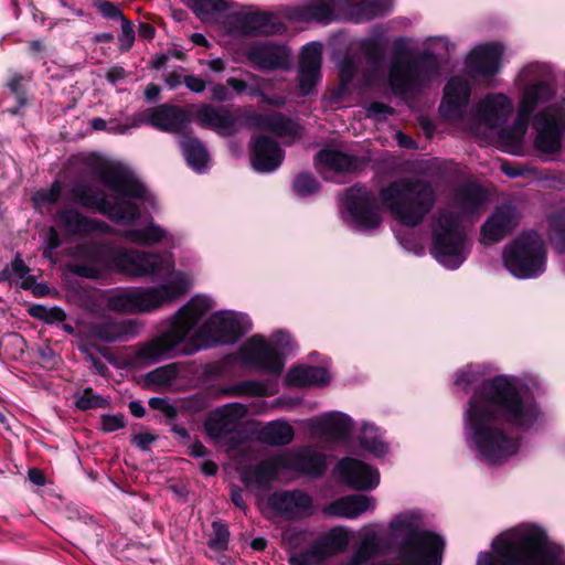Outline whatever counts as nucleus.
Returning <instances> with one entry per match:
<instances>
[{
    "label": "nucleus",
    "instance_id": "obj_1",
    "mask_svg": "<svg viewBox=\"0 0 565 565\" xmlns=\"http://www.w3.org/2000/svg\"><path fill=\"white\" fill-rule=\"evenodd\" d=\"M545 415L523 381L513 375H498L473 392L463 412L465 438L469 448L487 465H501L516 456L521 440L518 430L539 428Z\"/></svg>",
    "mask_w": 565,
    "mask_h": 565
},
{
    "label": "nucleus",
    "instance_id": "obj_2",
    "mask_svg": "<svg viewBox=\"0 0 565 565\" xmlns=\"http://www.w3.org/2000/svg\"><path fill=\"white\" fill-rule=\"evenodd\" d=\"M89 166L104 185L115 193V198L114 201H109L99 190L77 183L72 190V195L83 206L95 207L110 220L125 225L131 224L141 214L140 206L132 200L148 202L154 206L153 195L122 163L95 156L90 159Z\"/></svg>",
    "mask_w": 565,
    "mask_h": 565
},
{
    "label": "nucleus",
    "instance_id": "obj_3",
    "mask_svg": "<svg viewBox=\"0 0 565 565\" xmlns=\"http://www.w3.org/2000/svg\"><path fill=\"white\" fill-rule=\"evenodd\" d=\"M409 40L398 39L396 52L385 78L374 60L369 61L370 70L364 74L367 85L387 83L392 92L398 96L414 95L429 86L433 79L440 74L441 60L452 50L454 45L445 36H429L425 40V50L417 56L409 58L402 51L407 52Z\"/></svg>",
    "mask_w": 565,
    "mask_h": 565
},
{
    "label": "nucleus",
    "instance_id": "obj_4",
    "mask_svg": "<svg viewBox=\"0 0 565 565\" xmlns=\"http://www.w3.org/2000/svg\"><path fill=\"white\" fill-rule=\"evenodd\" d=\"M72 256L77 263L71 266V271L86 278H97L104 270L111 269L131 278L166 276L163 281H167L173 273H184L175 269L170 253L89 243L77 246Z\"/></svg>",
    "mask_w": 565,
    "mask_h": 565
},
{
    "label": "nucleus",
    "instance_id": "obj_5",
    "mask_svg": "<svg viewBox=\"0 0 565 565\" xmlns=\"http://www.w3.org/2000/svg\"><path fill=\"white\" fill-rule=\"evenodd\" d=\"M488 199L483 188L467 184L460 188L454 202L438 209L430 220V253L435 259L448 269L458 268L469 254V242L462 226L466 215L479 212Z\"/></svg>",
    "mask_w": 565,
    "mask_h": 565
},
{
    "label": "nucleus",
    "instance_id": "obj_6",
    "mask_svg": "<svg viewBox=\"0 0 565 565\" xmlns=\"http://www.w3.org/2000/svg\"><path fill=\"white\" fill-rule=\"evenodd\" d=\"M470 86L461 76H454L446 84L439 106L440 116L477 137H487L489 131L504 124L513 110L510 97L504 94H489L477 106L469 109Z\"/></svg>",
    "mask_w": 565,
    "mask_h": 565
},
{
    "label": "nucleus",
    "instance_id": "obj_7",
    "mask_svg": "<svg viewBox=\"0 0 565 565\" xmlns=\"http://www.w3.org/2000/svg\"><path fill=\"white\" fill-rule=\"evenodd\" d=\"M555 71L546 62L533 61L523 65L518 72L514 85L519 93L518 114L513 131H501V142L511 146L521 143L531 115L534 110L552 100L556 95Z\"/></svg>",
    "mask_w": 565,
    "mask_h": 565
},
{
    "label": "nucleus",
    "instance_id": "obj_8",
    "mask_svg": "<svg viewBox=\"0 0 565 565\" xmlns=\"http://www.w3.org/2000/svg\"><path fill=\"white\" fill-rule=\"evenodd\" d=\"M191 286L189 273H173L169 280L154 286L113 290L107 295L106 306L122 313H150L181 299Z\"/></svg>",
    "mask_w": 565,
    "mask_h": 565
},
{
    "label": "nucleus",
    "instance_id": "obj_9",
    "mask_svg": "<svg viewBox=\"0 0 565 565\" xmlns=\"http://www.w3.org/2000/svg\"><path fill=\"white\" fill-rule=\"evenodd\" d=\"M213 306L211 298L195 296L183 305L171 320L170 328L156 338L140 344L136 351V360L152 364L172 358L184 343L199 320Z\"/></svg>",
    "mask_w": 565,
    "mask_h": 565
},
{
    "label": "nucleus",
    "instance_id": "obj_10",
    "mask_svg": "<svg viewBox=\"0 0 565 565\" xmlns=\"http://www.w3.org/2000/svg\"><path fill=\"white\" fill-rule=\"evenodd\" d=\"M380 200L396 221L414 227L433 210L436 191L427 181L403 178L382 189Z\"/></svg>",
    "mask_w": 565,
    "mask_h": 565
},
{
    "label": "nucleus",
    "instance_id": "obj_11",
    "mask_svg": "<svg viewBox=\"0 0 565 565\" xmlns=\"http://www.w3.org/2000/svg\"><path fill=\"white\" fill-rule=\"evenodd\" d=\"M250 328L248 316L234 311H218L190 337L188 348L180 351L191 353L215 344L233 343Z\"/></svg>",
    "mask_w": 565,
    "mask_h": 565
},
{
    "label": "nucleus",
    "instance_id": "obj_12",
    "mask_svg": "<svg viewBox=\"0 0 565 565\" xmlns=\"http://www.w3.org/2000/svg\"><path fill=\"white\" fill-rule=\"evenodd\" d=\"M507 269L519 279L536 278L545 271L546 249L535 232H524L503 250Z\"/></svg>",
    "mask_w": 565,
    "mask_h": 565
},
{
    "label": "nucleus",
    "instance_id": "obj_13",
    "mask_svg": "<svg viewBox=\"0 0 565 565\" xmlns=\"http://www.w3.org/2000/svg\"><path fill=\"white\" fill-rule=\"evenodd\" d=\"M289 342L290 337L284 331L275 332L270 341L253 335L241 347L238 359L246 365L278 376L284 369L281 353Z\"/></svg>",
    "mask_w": 565,
    "mask_h": 565
},
{
    "label": "nucleus",
    "instance_id": "obj_14",
    "mask_svg": "<svg viewBox=\"0 0 565 565\" xmlns=\"http://www.w3.org/2000/svg\"><path fill=\"white\" fill-rule=\"evenodd\" d=\"M344 222L358 231H371L382 223L375 196L362 186L349 189L341 204Z\"/></svg>",
    "mask_w": 565,
    "mask_h": 565
},
{
    "label": "nucleus",
    "instance_id": "obj_15",
    "mask_svg": "<svg viewBox=\"0 0 565 565\" xmlns=\"http://www.w3.org/2000/svg\"><path fill=\"white\" fill-rule=\"evenodd\" d=\"M228 31L235 35L268 36L284 33L286 26L275 13L256 8H235L230 13Z\"/></svg>",
    "mask_w": 565,
    "mask_h": 565
},
{
    "label": "nucleus",
    "instance_id": "obj_16",
    "mask_svg": "<svg viewBox=\"0 0 565 565\" xmlns=\"http://www.w3.org/2000/svg\"><path fill=\"white\" fill-rule=\"evenodd\" d=\"M533 127L536 130L535 147L545 153H555L562 148L565 132V110L550 105L534 114Z\"/></svg>",
    "mask_w": 565,
    "mask_h": 565
},
{
    "label": "nucleus",
    "instance_id": "obj_17",
    "mask_svg": "<svg viewBox=\"0 0 565 565\" xmlns=\"http://www.w3.org/2000/svg\"><path fill=\"white\" fill-rule=\"evenodd\" d=\"M248 62L260 71L287 70L291 65L290 51L274 41H256L246 47Z\"/></svg>",
    "mask_w": 565,
    "mask_h": 565
},
{
    "label": "nucleus",
    "instance_id": "obj_18",
    "mask_svg": "<svg viewBox=\"0 0 565 565\" xmlns=\"http://www.w3.org/2000/svg\"><path fill=\"white\" fill-rule=\"evenodd\" d=\"M504 47L500 43L476 45L466 58V73L471 77L490 78L500 72Z\"/></svg>",
    "mask_w": 565,
    "mask_h": 565
},
{
    "label": "nucleus",
    "instance_id": "obj_19",
    "mask_svg": "<svg viewBox=\"0 0 565 565\" xmlns=\"http://www.w3.org/2000/svg\"><path fill=\"white\" fill-rule=\"evenodd\" d=\"M312 437L330 441H344L353 429L352 419L340 412H329L303 422Z\"/></svg>",
    "mask_w": 565,
    "mask_h": 565
},
{
    "label": "nucleus",
    "instance_id": "obj_20",
    "mask_svg": "<svg viewBox=\"0 0 565 565\" xmlns=\"http://www.w3.org/2000/svg\"><path fill=\"white\" fill-rule=\"evenodd\" d=\"M267 504L275 514L286 519H298L313 513L311 497L299 490L275 492L268 498Z\"/></svg>",
    "mask_w": 565,
    "mask_h": 565
},
{
    "label": "nucleus",
    "instance_id": "obj_21",
    "mask_svg": "<svg viewBox=\"0 0 565 565\" xmlns=\"http://www.w3.org/2000/svg\"><path fill=\"white\" fill-rule=\"evenodd\" d=\"M335 470L351 488L356 490H371L380 483L377 469L354 458H343Z\"/></svg>",
    "mask_w": 565,
    "mask_h": 565
},
{
    "label": "nucleus",
    "instance_id": "obj_22",
    "mask_svg": "<svg viewBox=\"0 0 565 565\" xmlns=\"http://www.w3.org/2000/svg\"><path fill=\"white\" fill-rule=\"evenodd\" d=\"M247 414V407L241 403H231L213 412L205 422L209 436L221 439L235 431Z\"/></svg>",
    "mask_w": 565,
    "mask_h": 565
},
{
    "label": "nucleus",
    "instance_id": "obj_23",
    "mask_svg": "<svg viewBox=\"0 0 565 565\" xmlns=\"http://www.w3.org/2000/svg\"><path fill=\"white\" fill-rule=\"evenodd\" d=\"M280 462L288 470L309 476H320L326 470V456L310 447L281 451Z\"/></svg>",
    "mask_w": 565,
    "mask_h": 565
},
{
    "label": "nucleus",
    "instance_id": "obj_24",
    "mask_svg": "<svg viewBox=\"0 0 565 565\" xmlns=\"http://www.w3.org/2000/svg\"><path fill=\"white\" fill-rule=\"evenodd\" d=\"M322 45L311 42L303 46L299 66V88L303 95L312 93L320 78Z\"/></svg>",
    "mask_w": 565,
    "mask_h": 565
},
{
    "label": "nucleus",
    "instance_id": "obj_25",
    "mask_svg": "<svg viewBox=\"0 0 565 565\" xmlns=\"http://www.w3.org/2000/svg\"><path fill=\"white\" fill-rule=\"evenodd\" d=\"M284 159L279 145L267 137L254 140L250 149V163L254 170L268 173L275 171Z\"/></svg>",
    "mask_w": 565,
    "mask_h": 565
},
{
    "label": "nucleus",
    "instance_id": "obj_26",
    "mask_svg": "<svg viewBox=\"0 0 565 565\" xmlns=\"http://www.w3.org/2000/svg\"><path fill=\"white\" fill-rule=\"evenodd\" d=\"M518 213L513 206L505 205L495 210L481 230L484 244L501 241L518 223Z\"/></svg>",
    "mask_w": 565,
    "mask_h": 565
},
{
    "label": "nucleus",
    "instance_id": "obj_27",
    "mask_svg": "<svg viewBox=\"0 0 565 565\" xmlns=\"http://www.w3.org/2000/svg\"><path fill=\"white\" fill-rule=\"evenodd\" d=\"M243 124L247 128L268 130L279 137L297 136L299 134L298 125L276 113L263 115L255 111H247L243 115Z\"/></svg>",
    "mask_w": 565,
    "mask_h": 565
},
{
    "label": "nucleus",
    "instance_id": "obj_28",
    "mask_svg": "<svg viewBox=\"0 0 565 565\" xmlns=\"http://www.w3.org/2000/svg\"><path fill=\"white\" fill-rule=\"evenodd\" d=\"M375 507L374 498L352 494L331 502L323 509V512L332 518L355 519L365 512L373 511Z\"/></svg>",
    "mask_w": 565,
    "mask_h": 565
},
{
    "label": "nucleus",
    "instance_id": "obj_29",
    "mask_svg": "<svg viewBox=\"0 0 565 565\" xmlns=\"http://www.w3.org/2000/svg\"><path fill=\"white\" fill-rule=\"evenodd\" d=\"M196 121L224 136L233 135L237 130V117L225 107L202 105L196 113Z\"/></svg>",
    "mask_w": 565,
    "mask_h": 565
},
{
    "label": "nucleus",
    "instance_id": "obj_30",
    "mask_svg": "<svg viewBox=\"0 0 565 565\" xmlns=\"http://www.w3.org/2000/svg\"><path fill=\"white\" fill-rule=\"evenodd\" d=\"M61 226L70 235L85 236L94 233L106 234L111 227L99 221L90 220L76 210H64L58 214Z\"/></svg>",
    "mask_w": 565,
    "mask_h": 565
},
{
    "label": "nucleus",
    "instance_id": "obj_31",
    "mask_svg": "<svg viewBox=\"0 0 565 565\" xmlns=\"http://www.w3.org/2000/svg\"><path fill=\"white\" fill-rule=\"evenodd\" d=\"M286 469L280 462V452L262 461L253 470L243 473V482L250 490H262L269 487L277 479L279 470Z\"/></svg>",
    "mask_w": 565,
    "mask_h": 565
},
{
    "label": "nucleus",
    "instance_id": "obj_32",
    "mask_svg": "<svg viewBox=\"0 0 565 565\" xmlns=\"http://www.w3.org/2000/svg\"><path fill=\"white\" fill-rule=\"evenodd\" d=\"M190 8L205 23L223 22L228 26L230 13L236 4L226 0H191Z\"/></svg>",
    "mask_w": 565,
    "mask_h": 565
},
{
    "label": "nucleus",
    "instance_id": "obj_33",
    "mask_svg": "<svg viewBox=\"0 0 565 565\" xmlns=\"http://www.w3.org/2000/svg\"><path fill=\"white\" fill-rule=\"evenodd\" d=\"M148 121L160 130L179 132L185 127L188 117L186 114L178 107L160 105L149 113Z\"/></svg>",
    "mask_w": 565,
    "mask_h": 565
},
{
    "label": "nucleus",
    "instance_id": "obj_34",
    "mask_svg": "<svg viewBox=\"0 0 565 565\" xmlns=\"http://www.w3.org/2000/svg\"><path fill=\"white\" fill-rule=\"evenodd\" d=\"M335 7V0H307L295 10L294 18L302 22L328 23L334 18Z\"/></svg>",
    "mask_w": 565,
    "mask_h": 565
},
{
    "label": "nucleus",
    "instance_id": "obj_35",
    "mask_svg": "<svg viewBox=\"0 0 565 565\" xmlns=\"http://www.w3.org/2000/svg\"><path fill=\"white\" fill-rule=\"evenodd\" d=\"M120 235L140 246H154L172 238L166 228L152 221L147 222L143 227L124 230Z\"/></svg>",
    "mask_w": 565,
    "mask_h": 565
},
{
    "label": "nucleus",
    "instance_id": "obj_36",
    "mask_svg": "<svg viewBox=\"0 0 565 565\" xmlns=\"http://www.w3.org/2000/svg\"><path fill=\"white\" fill-rule=\"evenodd\" d=\"M316 167L321 173L327 171L347 172L355 167V160L341 151L323 149L317 154Z\"/></svg>",
    "mask_w": 565,
    "mask_h": 565
},
{
    "label": "nucleus",
    "instance_id": "obj_37",
    "mask_svg": "<svg viewBox=\"0 0 565 565\" xmlns=\"http://www.w3.org/2000/svg\"><path fill=\"white\" fill-rule=\"evenodd\" d=\"M330 375L324 367L300 365L290 370L287 382L294 386L324 385L329 383Z\"/></svg>",
    "mask_w": 565,
    "mask_h": 565
},
{
    "label": "nucleus",
    "instance_id": "obj_38",
    "mask_svg": "<svg viewBox=\"0 0 565 565\" xmlns=\"http://www.w3.org/2000/svg\"><path fill=\"white\" fill-rule=\"evenodd\" d=\"M338 3L350 7L356 21H363L383 14L391 7L392 0H338Z\"/></svg>",
    "mask_w": 565,
    "mask_h": 565
},
{
    "label": "nucleus",
    "instance_id": "obj_39",
    "mask_svg": "<svg viewBox=\"0 0 565 565\" xmlns=\"http://www.w3.org/2000/svg\"><path fill=\"white\" fill-rule=\"evenodd\" d=\"M180 146L188 164L196 172H204L210 156L202 142L195 138L183 137L180 140Z\"/></svg>",
    "mask_w": 565,
    "mask_h": 565
},
{
    "label": "nucleus",
    "instance_id": "obj_40",
    "mask_svg": "<svg viewBox=\"0 0 565 565\" xmlns=\"http://www.w3.org/2000/svg\"><path fill=\"white\" fill-rule=\"evenodd\" d=\"M295 436L292 427L285 420H274L259 431L260 439L273 446H284L292 441Z\"/></svg>",
    "mask_w": 565,
    "mask_h": 565
},
{
    "label": "nucleus",
    "instance_id": "obj_41",
    "mask_svg": "<svg viewBox=\"0 0 565 565\" xmlns=\"http://www.w3.org/2000/svg\"><path fill=\"white\" fill-rule=\"evenodd\" d=\"M333 556L319 536L306 552L292 554L289 557L290 565H319L327 558Z\"/></svg>",
    "mask_w": 565,
    "mask_h": 565
},
{
    "label": "nucleus",
    "instance_id": "obj_42",
    "mask_svg": "<svg viewBox=\"0 0 565 565\" xmlns=\"http://www.w3.org/2000/svg\"><path fill=\"white\" fill-rule=\"evenodd\" d=\"M360 445L364 450L376 457H382L388 451V446L380 430L370 424L363 425L361 429Z\"/></svg>",
    "mask_w": 565,
    "mask_h": 565
},
{
    "label": "nucleus",
    "instance_id": "obj_43",
    "mask_svg": "<svg viewBox=\"0 0 565 565\" xmlns=\"http://www.w3.org/2000/svg\"><path fill=\"white\" fill-rule=\"evenodd\" d=\"M92 333L94 337L105 342L119 341L127 338L129 326L125 322L107 320L95 323L92 328Z\"/></svg>",
    "mask_w": 565,
    "mask_h": 565
},
{
    "label": "nucleus",
    "instance_id": "obj_44",
    "mask_svg": "<svg viewBox=\"0 0 565 565\" xmlns=\"http://www.w3.org/2000/svg\"><path fill=\"white\" fill-rule=\"evenodd\" d=\"M0 281H14L20 284L23 289L31 288L33 284V279L29 275V268L20 257H17L0 270Z\"/></svg>",
    "mask_w": 565,
    "mask_h": 565
},
{
    "label": "nucleus",
    "instance_id": "obj_45",
    "mask_svg": "<svg viewBox=\"0 0 565 565\" xmlns=\"http://www.w3.org/2000/svg\"><path fill=\"white\" fill-rule=\"evenodd\" d=\"M223 394L228 397L234 396H267L273 393L269 392L268 386L259 381H243L237 384L223 388Z\"/></svg>",
    "mask_w": 565,
    "mask_h": 565
},
{
    "label": "nucleus",
    "instance_id": "obj_46",
    "mask_svg": "<svg viewBox=\"0 0 565 565\" xmlns=\"http://www.w3.org/2000/svg\"><path fill=\"white\" fill-rule=\"evenodd\" d=\"M249 76L257 84L256 87H253L250 89H248L247 83L243 79L230 77L227 78L226 83L237 94L247 93L253 97H260L264 103L277 106L282 105L285 103V99L282 97L270 99L268 96L264 94L263 89L259 86V82L262 81L260 77L254 74H250Z\"/></svg>",
    "mask_w": 565,
    "mask_h": 565
},
{
    "label": "nucleus",
    "instance_id": "obj_47",
    "mask_svg": "<svg viewBox=\"0 0 565 565\" xmlns=\"http://www.w3.org/2000/svg\"><path fill=\"white\" fill-rule=\"evenodd\" d=\"M332 555L342 553L350 543V531L344 526H334L320 535Z\"/></svg>",
    "mask_w": 565,
    "mask_h": 565
},
{
    "label": "nucleus",
    "instance_id": "obj_48",
    "mask_svg": "<svg viewBox=\"0 0 565 565\" xmlns=\"http://www.w3.org/2000/svg\"><path fill=\"white\" fill-rule=\"evenodd\" d=\"M178 374L175 364H167L147 373L146 383L151 388H160L169 385Z\"/></svg>",
    "mask_w": 565,
    "mask_h": 565
},
{
    "label": "nucleus",
    "instance_id": "obj_49",
    "mask_svg": "<svg viewBox=\"0 0 565 565\" xmlns=\"http://www.w3.org/2000/svg\"><path fill=\"white\" fill-rule=\"evenodd\" d=\"M377 535L374 532L366 533L356 552L351 557L349 565H361L377 553Z\"/></svg>",
    "mask_w": 565,
    "mask_h": 565
},
{
    "label": "nucleus",
    "instance_id": "obj_50",
    "mask_svg": "<svg viewBox=\"0 0 565 565\" xmlns=\"http://www.w3.org/2000/svg\"><path fill=\"white\" fill-rule=\"evenodd\" d=\"M481 375L482 373L478 365L469 364L458 371L455 377V385L462 391H467Z\"/></svg>",
    "mask_w": 565,
    "mask_h": 565
},
{
    "label": "nucleus",
    "instance_id": "obj_51",
    "mask_svg": "<svg viewBox=\"0 0 565 565\" xmlns=\"http://www.w3.org/2000/svg\"><path fill=\"white\" fill-rule=\"evenodd\" d=\"M319 189V183L309 173H300L294 181V191L298 196L305 198L316 193Z\"/></svg>",
    "mask_w": 565,
    "mask_h": 565
},
{
    "label": "nucleus",
    "instance_id": "obj_52",
    "mask_svg": "<svg viewBox=\"0 0 565 565\" xmlns=\"http://www.w3.org/2000/svg\"><path fill=\"white\" fill-rule=\"evenodd\" d=\"M212 529H213V536L209 541L210 547L217 550V551L225 550L227 547L228 537H230L227 527L220 522H213Z\"/></svg>",
    "mask_w": 565,
    "mask_h": 565
},
{
    "label": "nucleus",
    "instance_id": "obj_53",
    "mask_svg": "<svg viewBox=\"0 0 565 565\" xmlns=\"http://www.w3.org/2000/svg\"><path fill=\"white\" fill-rule=\"evenodd\" d=\"M76 406L86 411L90 408L105 407L108 402L100 395H95L92 390H85L76 399Z\"/></svg>",
    "mask_w": 565,
    "mask_h": 565
},
{
    "label": "nucleus",
    "instance_id": "obj_54",
    "mask_svg": "<svg viewBox=\"0 0 565 565\" xmlns=\"http://www.w3.org/2000/svg\"><path fill=\"white\" fill-rule=\"evenodd\" d=\"M358 70L356 63L354 60L348 57L344 58L339 65V73L342 82V86L337 97H340V94L347 89V84L353 78Z\"/></svg>",
    "mask_w": 565,
    "mask_h": 565
},
{
    "label": "nucleus",
    "instance_id": "obj_55",
    "mask_svg": "<svg viewBox=\"0 0 565 565\" xmlns=\"http://www.w3.org/2000/svg\"><path fill=\"white\" fill-rule=\"evenodd\" d=\"M94 4L103 15L109 19L121 20L124 18L119 8L109 1L96 0Z\"/></svg>",
    "mask_w": 565,
    "mask_h": 565
},
{
    "label": "nucleus",
    "instance_id": "obj_56",
    "mask_svg": "<svg viewBox=\"0 0 565 565\" xmlns=\"http://www.w3.org/2000/svg\"><path fill=\"white\" fill-rule=\"evenodd\" d=\"M125 426L122 415H106L102 417V428L106 433L116 431Z\"/></svg>",
    "mask_w": 565,
    "mask_h": 565
},
{
    "label": "nucleus",
    "instance_id": "obj_57",
    "mask_svg": "<svg viewBox=\"0 0 565 565\" xmlns=\"http://www.w3.org/2000/svg\"><path fill=\"white\" fill-rule=\"evenodd\" d=\"M392 113L393 109L382 103H373L366 108L367 116L373 119L385 118L387 115H391Z\"/></svg>",
    "mask_w": 565,
    "mask_h": 565
},
{
    "label": "nucleus",
    "instance_id": "obj_58",
    "mask_svg": "<svg viewBox=\"0 0 565 565\" xmlns=\"http://www.w3.org/2000/svg\"><path fill=\"white\" fill-rule=\"evenodd\" d=\"M135 40V31L129 21L125 18L121 19V34L119 36V41L126 49L130 47Z\"/></svg>",
    "mask_w": 565,
    "mask_h": 565
},
{
    "label": "nucleus",
    "instance_id": "obj_59",
    "mask_svg": "<svg viewBox=\"0 0 565 565\" xmlns=\"http://www.w3.org/2000/svg\"><path fill=\"white\" fill-rule=\"evenodd\" d=\"M184 85L193 93L200 94L206 88V82L194 75H188L183 78Z\"/></svg>",
    "mask_w": 565,
    "mask_h": 565
},
{
    "label": "nucleus",
    "instance_id": "obj_60",
    "mask_svg": "<svg viewBox=\"0 0 565 565\" xmlns=\"http://www.w3.org/2000/svg\"><path fill=\"white\" fill-rule=\"evenodd\" d=\"M60 192H61V186H60L58 182H55L47 192L38 193L35 196V200L38 202L46 201V202L53 203L58 199Z\"/></svg>",
    "mask_w": 565,
    "mask_h": 565
},
{
    "label": "nucleus",
    "instance_id": "obj_61",
    "mask_svg": "<svg viewBox=\"0 0 565 565\" xmlns=\"http://www.w3.org/2000/svg\"><path fill=\"white\" fill-rule=\"evenodd\" d=\"M211 97L217 102H224L230 99V92L223 84H214L210 88Z\"/></svg>",
    "mask_w": 565,
    "mask_h": 565
},
{
    "label": "nucleus",
    "instance_id": "obj_62",
    "mask_svg": "<svg viewBox=\"0 0 565 565\" xmlns=\"http://www.w3.org/2000/svg\"><path fill=\"white\" fill-rule=\"evenodd\" d=\"M153 440L154 436H152L150 433H141L135 435L132 438L134 444L142 450H146Z\"/></svg>",
    "mask_w": 565,
    "mask_h": 565
},
{
    "label": "nucleus",
    "instance_id": "obj_63",
    "mask_svg": "<svg viewBox=\"0 0 565 565\" xmlns=\"http://www.w3.org/2000/svg\"><path fill=\"white\" fill-rule=\"evenodd\" d=\"M65 318H66V315L61 308H58V307L47 308L45 322H49V323L60 322V321H64Z\"/></svg>",
    "mask_w": 565,
    "mask_h": 565
},
{
    "label": "nucleus",
    "instance_id": "obj_64",
    "mask_svg": "<svg viewBox=\"0 0 565 565\" xmlns=\"http://www.w3.org/2000/svg\"><path fill=\"white\" fill-rule=\"evenodd\" d=\"M200 64L205 65L210 71L215 73H222L226 67L225 61L220 57L200 61Z\"/></svg>",
    "mask_w": 565,
    "mask_h": 565
}]
</instances>
